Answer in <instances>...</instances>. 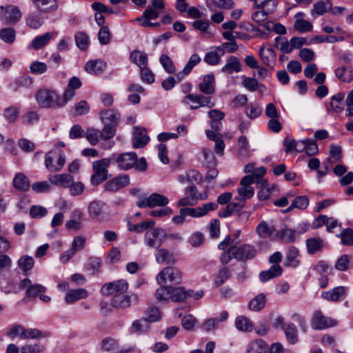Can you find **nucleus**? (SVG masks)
I'll return each instance as SVG.
<instances>
[{
  "label": "nucleus",
  "mask_w": 353,
  "mask_h": 353,
  "mask_svg": "<svg viewBox=\"0 0 353 353\" xmlns=\"http://www.w3.org/2000/svg\"><path fill=\"white\" fill-rule=\"evenodd\" d=\"M130 184V176L127 174L117 176L107 181L104 185V190L108 192H115Z\"/></svg>",
  "instance_id": "obj_14"
},
{
  "label": "nucleus",
  "mask_w": 353,
  "mask_h": 353,
  "mask_svg": "<svg viewBox=\"0 0 353 353\" xmlns=\"http://www.w3.org/2000/svg\"><path fill=\"white\" fill-rule=\"evenodd\" d=\"M88 293L83 288L72 289L69 290L65 297L67 303H72L87 296Z\"/></svg>",
  "instance_id": "obj_37"
},
{
  "label": "nucleus",
  "mask_w": 353,
  "mask_h": 353,
  "mask_svg": "<svg viewBox=\"0 0 353 353\" xmlns=\"http://www.w3.org/2000/svg\"><path fill=\"white\" fill-rule=\"evenodd\" d=\"M344 97L345 94L343 92H338L337 94L332 96L331 101L330 103V108H327V111L330 112L331 110L336 112H341L344 109Z\"/></svg>",
  "instance_id": "obj_29"
},
{
  "label": "nucleus",
  "mask_w": 353,
  "mask_h": 353,
  "mask_svg": "<svg viewBox=\"0 0 353 353\" xmlns=\"http://www.w3.org/2000/svg\"><path fill=\"white\" fill-rule=\"evenodd\" d=\"M73 179V176L69 174H58L48 176V180L52 184L65 188L69 187Z\"/></svg>",
  "instance_id": "obj_18"
},
{
  "label": "nucleus",
  "mask_w": 353,
  "mask_h": 353,
  "mask_svg": "<svg viewBox=\"0 0 353 353\" xmlns=\"http://www.w3.org/2000/svg\"><path fill=\"white\" fill-rule=\"evenodd\" d=\"M215 78L213 74H208L203 77L199 84V91L205 94H212L215 92Z\"/></svg>",
  "instance_id": "obj_17"
},
{
  "label": "nucleus",
  "mask_w": 353,
  "mask_h": 353,
  "mask_svg": "<svg viewBox=\"0 0 353 353\" xmlns=\"http://www.w3.org/2000/svg\"><path fill=\"white\" fill-rule=\"evenodd\" d=\"M136 158L137 154L134 152L114 154L110 157V159H112V162H116L118 168L122 170H128L134 168Z\"/></svg>",
  "instance_id": "obj_12"
},
{
  "label": "nucleus",
  "mask_w": 353,
  "mask_h": 353,
  "mask_svg": "<svg viewBox=\"0 0 353 353\" xmlns=\"http://www.w3.org/2000/svg\"><path fill=\"white\" fill-rule=\"evenodd\" d=\"M57 33L46 32L41 36L36 37L31 43L34 49L38 50L46 46L52 39Z\"/></svg>",
  "instance_id": "obj_36"
},
{
  "label": "nucleus",
  "mask_w": 353,
  "mask_h": 353,
  "mask_svg": "<svg viewBox=\"0 0 353 353\" xmlns=\"http://www.w3.org/2000/svg\"><path fill=\"white\" fill-rule=\"evenodd\" d=\"M338 237L341 239L343 245H353V230L347 228L343 230L340 234H337Z\"/></svg>",
  "instance_id": "obj_62"
},
{
  "label": "nucleus",
  "mask_w": 353,
  "mask_h": 353,
  "mask_svg": "<svg viewBox=\"0 0 353 353\" xmlns=\"http://www.w3.org/2000/svg\"><path fill=\"white\" fill-rule=\"evenodd\" d=\"M232 251L233 252L234 258L238 261H245L251 259L256 255V249L249 244H244L239 247L232 246Z\"/></svg>",
  "instance_id": "obj_15"
},
{
  "label": "nucleus",
  "mask_w": 353,
  "mask_h": 353,
  "mask_svg": "<svg viewBox=\"0 0 353 353\" xmlns=\"http://www.w3.org/2000/svg\"><path fill=\"white\" fill-rule=\"evenodd\" d=\"M105 67L106 63L103 61L96 59L88 61L85 70L90 74H99L105 70Z\"/></svg>",
  "instance_id": "obj_27"
},
{
  "label": "nucleus",
  "mask_w": 353,
  "mask_h": 353,
  "mask_svg": "<svg viewBox=\"0 0 353 353\" xmlns=\"http://www.w3.org/2000/svg\"><path fill=\"white\" fill-rule=\"evenodd\" d=\"M189 101L191 103H196V105H190L191 110H196L201 107L212 108L215 105V103L212 101L211 97H206L201 94H188L184 98L183 103L190 104Z\"/></svg>",
  "instance_id": "obj_13"
},
{
  "label": "nucleus",
  "mask_w": 353,
  "mask_h": 353,
  "mask_svg": "<svg viewBox=\"0 0 353 353\" xmlns=\"http://www.w3.org/2000/svg\"><path fill=\"white\" fill-rule=\"evenodd\" d=\"M159 61L163 66V69L168 74H173L175 72V66L173 61L171 58L167 54H162L159 58Z\"/></svg>",
  "instance_id": "obj_55"
},
{
  "label": "nucleus",
  "mask_w": 353,
  "mask_h": 353,
  "mask_svg": "<svg viewBox=\"0 0 353 353\" xmlns=\"http://www.w3.org/2000/svg\"><path fill=\"white\" fill-rule=\"evenodd\" d=\"M169 203V199L164 195L153 193L148 197L139 196L136 205L140 208H154L157 206H165Z\"/></svg>",
  "instance_id": "obj_9"
},
{
  "label": "nucleus",
  "mask_w": 353,
  "mask_h": 353,
  "mask_svg": "<svg viewBox=\"0 0 353 353\" xmlns=\"http://www.w3.org/2000/svg\"><path fill=\"white\" fill-rule=\"evenodd\" d=\"M167 234L160 228L148 230L144 235V243L150 248L159 249L165 242Z\"/></svg>",
  "instance_id": "obj_8"
},
{
  "label": "nucleus",
  "mask_w": 353,
  "mask_h": 353,
  "mask_svg": "<svg viewBox=\"0 0 353 353\" xmlns=\"http://www.w3.org/2000/svg\"><path fill=\"white\" fill-rule=\"evenodd\" d=\"M8 336L12 339L19 337L21 339H37L43 338L45 335L37 328H26L21 325L12 326L8 332Z\"/></svg>",
  "instance_id": "obj_6"
},
{
  "label": "nucleus",
  "mask_w": 353,
  "mask_h": 353,
  "mask_svg": "<svg viewBox=\"0 0 353 353\" xmlns=\"http://www.w3.org/2000/svg\"><path fill=\"white\" fill-rule=\"evenodd\" d=\"M128 288H101V293L105 296H112V304L115 307H127L132 302L138 300V296L130 294Z\"/></svg>",
  "instance_id": "obj_2"
},
{
  "label": "nucleus",
  "mask_w": 353,
  "mask_h": 353,
  "mask_svg": "<svg viewBox=\"0 0 353 353\" xmlns=\"http://www.w3.org/2000/svg\"><path fill=\"white\" fill-rule=\"evenodd\" d=\"M34 265V259L28 255H23L17 261V265L19 268L26 275L29 274L33 268Z\"/></svg>",
  "instance_id": "obj_35"
},
{
  "label": "nucleus",
  "mask_w": 353,
  "mask_h": 353,
  "mask_svg": "<svg viewBox=\"0 0 353 353\" xmlns=\"http://www.w3.org/2000/svg\"><path fill=\"white\" fill-rule=\"evenodd\" d=\"M155 224V222L152 220L145 221L142 223L137 224H133L130 221L128 222V229L130 232H135L137 233H141L143 230H145L150 228H152Z\"/></svg>",
  "instance_id": "obj_46"
},
{
  "label": "nucleus",
  "mask_w": 353,
  "mask_h": 353,
  "mask_svg": "<svg viewBox=\"0 0 353 353\" xmlns=\"http://www.w3.org/2000/svg\"><path fill=\"white\" fill-rule=\"evenodd\" d=\"M34 7L43 12H52L58 9L57 0H32Z\"/></svg>",
  "instance_id": "obj_20"
},
{
  "label": "nucleus",
  "mask_w": 353,
  "mask_h": 353,
  "mask_svg": "<svg viewBox=\"0 0 353 353\" xmlns=\"http://www.w3.org/2000/svg\"><path fill=\"white\" fill-rule=\"evenodd\" d=\"M268 345L262 339H256L250 342L246 350V353H266Z\"/></svg>",
  "instance_id": "obj_39"
},
{
  "label": "nucleus",
  "mask_w": 353,
  "mask_h": 353,
  "mask_svg": "<svg viewBox=\"0 0 353 353\" xmlns=\"http://www.w3.org/2000/svg\"><path fill=\"white\" fill-rule=\"evenodd\" d=\"M307 252L313 254L321 251L323 248V241L319 237L310 238L306 240Z\"/></svg>",
  "instance_id": "obj_42"
},
{
  "label": "nucleus",
  "mask_w": 353,
  "mask_h": 353,
  "mask_svg": "<svg viewBox=\"0 0 353 353\" xmlns=\"http://www.w3.org/2000/svg\"><path fill=\"white\" fill-rule=\"evenodd\" d=\"M26 25L34 30L38 29L43 24V19L39 12H33L28 14L26 18Z\"/></svg>",
  "instance_id": "obj_30"
},
{
  "label": "nucleus",
  "mask_w": 353,
  "mask_h": 353,
  "mask_svg": "<svg viewBox=\"0 0 353 353\" xmlns=\"http://www.w3.org/2000/svg\"><path fill=\"white\" fill-rule=\"evenodd\" d=\"M65 163V157L62 151L52 150L45 155V167L50 172H59Z\"/></svg>",
  "instance_id": "obj_7"
},
{
  "label": "nucleus",
  "mask_w": 353,
  "mask_h": 353,
  "mask_svg": "<svg viewBox=\"0 0 353 353\" xmlns=\"http://www.w3.org/2000/svg\"><path fill=\"white\" fill-rule=\"evenodd\" d=\"M159 16V11L152 8H148L143 12L141 17H137L135 21H139L141 26H149L152 25L150 20L156 19Z\"/></svg>",
  "instance_id": "obj_24"
},
{
  "label": "nucleus",
  "mask_w": 353,
  "mask_h": 353,
  "mask_svg": "<svg viewBox=\"0 0 353 353\" xmlns=\"http://www.w3.org/2000/svg\"><path fill=\"white\" fill-rule=\"evenodd\" d=\"M181 272L174 267L164 268L157 275V281L160 287H169L168 285L181 283Z\"/></svg>",
  "instance_id": "obj_4"
},
{
  "label": "nucleus",
  "mask_w": 353,
  "mask_h": 353,
  "mask_svg": "<svg viewBox=\"0 0 353 353\" xmlns=\"http://www.w3.org/2000/svg\"><path fill=\"white\" fill-rule=\"evenodd\" d=\"M202 179V175L196 170H190L185 174L178 176V181L181 183H191L194 181L199 182Z\"/></svg>",
  "instance_id": "obj_32"
},
{
  "label": "nucleus",
  "mask_w": 353,
  "mask_h": 353,
  "mask_svg": "<svg viewBox=\"0 0 353 353\" xmlns=\"http://www.w3.org/2000/svg\"><path fill=\"white\" fill-rule=\"evenodd\" d=\"M299 255V250L294 246H290L286 252L285 265L291 268H297L300 264V261L298 259Z\"/></svg>",
  "instance_id": "obj_28"
},
{
  "label": "nucleus",
  "mask_w": 353,
  "mask_h": 353,
  "mask_svg": "<svg viewBox=\"0 0 353 353\" xmlns=\"http://www.w3.org/2000/svg\"><path fill=\"white\" fill-rule=\"evenodd\" d=\"M144 321H145L143 319H137L134 321L131 325L132 332L137 334L146 333L148 331L150 326L147 323H144Z\"/></svg>",
  "instance_id": "obj_52"
},
{
  "label": "nucleus",
  "mask_w": 353,
  "mask_h": 353,
  "mask_svg": "<svg viewBox=\"0 0 353 353\" xmlns=\"http://www.w3.org/2000/svg\"><path fill=\"white\" fill-rule=\"evenodd\" d=\"M322 297L327 301H338L343 300L345 296V288H331L323 292Z\"/></svg>",
  "instance_id": "obj_34"
},
{
  "label": "nucleus",
  "mask_w": 353,
  "mask_h": 353,
  "mask_svg": "<svg viewBox=\"0 0 353 353\" xmlns=\"http://www.w3.org/2000/svg\"><path fill=\"white\" fill-rule=\"evenodd\" d=\"M150 140V137L146 134V130L144 128L135 127L133 133V148H142L145 147Z\"/></svg>",
  "instance_id": "obj_16"
},
{
  "label": "nucleus",
  "mask_w": 353,
  "mask_h": 353,
  "mask_svg": "<svg viewBox=\"0 0 353 353\" xmlns=\"http://www.w3.org/2000/svg\"><path fill=\"white\" fill-rule=\"evenodd\" d=\"M265 296L260 294L250 301L249 308L252 311H259L265 307Z\"/></svg>",
  "instance_id": "obj_50"
},
{
  "label": "nucleus",
  "mask_w": 353,
  "mask_h": 353,
  "mask_svg": "<svg viewBox=\"0 0 353 353\" xmlns=\"http://www.w3.org/2000/svg\"><path fill=\"white\" fill-rule=\"evenodd\" d=\"M335 74L341 81L350 83L353 81V67L350 65L339 67L335 70Z\"/></svg>",
  "instance_id": "obj_33"
},
{
  "label": "nucleus",
  "mask_w": 353,
  "mask_h": 353,
  "mask_svg": "<svg viewBox=\"0 0 353 353\" xmlns=\"http://www.w3.org/2000/svg\"><path fill=\"white\" fill-rule=\"evenodd\" d=\"M309 205V198L307 196H299L295 197L291 204V208L305 210Z\"/></svg>",
  "instance_id": "obj_61"
},
{
  "label": "nucleus",
  "mask_w": 353,
  "mask_h": 353,
  "mask_svg": "<svg viewBox=\"0 0 353 353\" xmlns=\"http://www.w3.org/2000/svg\"><path fill=\"white\" fill-rule=\"evenodd\" d=\"M156 261L162 264L166 263L168 264H174L176 262L174 254L165 248H159L155 253Z\"/></svg>",
  "instance_id": "obj_21"
},
{
  "label": "nucleus",
  "mask_w": 353,
  "mask_h": 353,
  "mask_svg": "<svg viewBox=\"0 0 353 353\" xmlns=\"http://www.w3.org/2000/svg\"><path fill=\"white\" fill-rule=\"evenodd\" d=\"M0 39L6 43H13L16 39V31L13 28H4L0 30Z\"/></svg>",
  "instance_id": "obj_49"
},
{
  "label": "nucleus",
  "mask_w": 353,
  "mask_h": 353,
  "mask_svg": "<svg viewBox=\"0 0 353 353\" xmlns=\"http://www.w3.org/2000/svg\"><path fill=\"white\" fill-rule=\"evenodd\" d=\"M283 268L279 264L272 265L269 270L263 271L259 274V279L262 282H266L282 274Z\"/></svg>",
  "instance_id": "obj_22"
},
{
  "label": "nucleus",
  "mask_w": 353,
  "mask_h": 353,
  "mask_svg": "<svg viewBox=\"0 0 353 353\" xmlns=\"http://www.w3.org/2000/svg\"><path fill=\"white\" fill-rule=\"evenodd\" d=\"M1 12L0 19L6 24L14 25L18 23L21 17V10L15 6L10 5L8 6H0Z\"/></svg>",
  "instance_id": "obj_11"
},
{
  "label": "nucleus",
  "mask_w": 353,
  "mask_h": 353,
  "mask_svg": "<svg viewBox=\"0 0 353 353\" xmlns=\"http://www.w3.org/2000/svg\"><path fill=\"white\" fill-rule=\"evenodd\" d=\"M266 169L263 166L254 168L251 175L254 176V179L256 181L257 185H268V180L263 178Z\"/></svg>",
  "instance_id": "obj_60"
},
{
  "label": "nucleus",
  "mask_w": 353,
  "mask_h": 353,
  "mask_svg": "<svg viewBox=\"0 0 353 353\" xmlns=\"http://www.w3.org/2000/svg\"><path fill=\"white\" fill-rule=\"evenodd\" d=\"M235 327L241 332H250L252 330V321L245 316H238L235 319Z\"/></svg>",
  "instance_id": "obj_44"
},
{
  "label": "nucleus",
  "mask_w": 353,
  "mask_h": 353,
  "mask_svg": "<svg viewBox=\"0 0 353 353\" xmlns=\"http://www.w3.org/2000/svg\"><path fill=\"white\" fill-rule=\"evenodd\" d=\"M294 28L301 33L310 32L312 30V24L311 22L302 19H296L294 24Z\"/></svg>",
  "instance_id": "obj_58"
},
{
  "label": "nucleus",
  "mask_w": 353,
  "mask_h": 353,
  "mask_svg": "<svg viewBox=\"0 0 353 353\" xmlns=\"http://www.w3.org/2000/svg\"><path fill=\"white\" fill-rule=\"evenodd\" d=\"M74 38L76 45L81 50H87L90 43L89 37L87 34L83 32H77Z\"/></svg>",
  "instance_id": "obj_51"
},
{
  "label": "nucleus",
  "mask_w": 353,
  "mask_h": 353,
  "mask_svg": "<svg viewBox=\"0 0 353 353\" xmlns=\"http://www.w3.org/2000/svg\"><path fill=\"white\" fill-rule=\"evenodd\" d=\"M310 324L313 330H321L337 325V321L316 310L313 313Z\"/></svg>",
  "instance_id": "obj_10"
},
{
  "label": "nucleus",
  "mask_w": 353,
  "mask_h": 353,
  "mask_svg": "<svg viewBox=\"0 0 353 353\" xmlns=\"http://www.w3.org/2000/svg\"><path fill=\"white\" fill-rule=\"evenodd\" d=\"M104 206V203L99 201H92L88 206V212L90 216L97 218L98 217L102 212L103 207Z\"/></svg>",
  "instance_id": "obj_56"
},
{
  "label": "nucleus",
  "mask_w": 353,
  "mask_h": 353,
  "mask_svg": "<svg viewBox=\"0 0 353 353\" xmlns=\"http://www.w3.org/2000/svg\"><path fill=\"white\" fill-rule=\"evenodd\" d=\"M131 61L136 64L140 69L148 66V54L139 50H133L130 55Z\"/></svg>",
  "instance_id": "obj_31"
},
{
  "label": "nucleus",
  "mask_w": 353,
  "mask_h": 353,
  "mask_svg": "<svg viewBox=\"0 0 353 353\" xmlns=\"http://www.w3.org/2000/svg\"><path fill=\"white\" fill-rule=\"evenodd\" d=\"M295 230L285 228L278 232V235L285 243H291L296 241L297 234Z\"/></svg>",
  "instance_id": "obj_48"
},
{
  "label": "nucleus",
  "mask_w": 353,
  "mask_h": 353,
  "mask_svg": "<svg viewBox=\"0 0 353 353\" xmlns=\"http://www.w3.org/2000/svg\"><path fill=\"white\" fill-rule=\"evenodd\" d=\"M243 207H244L243 201H239L238 203H231L226 206V208L221 212L220 216H223V217L230 216V215H232V214H233L236 211L241 210Z\"/></svg>",
  "instance_id": "obj_59"
},
{
  "label": "nucleus",
  "mask_w": 353,
  "mask_h": 353,
  "mask_svg": "<svg viewBox=\"0 0 353 353\" xmlns=\"http://www.w3.org/2000/svg\"><path fill=\"white\" fill-rule=\"evenodd\" d=\"M288 342L294 345L298 341V331L296 325L292 323L286 324V327L283 329Z\"/></svg>",
  "instance_id": "obj_43"
},
{
  "label": "nucleus",
  "mask_w": 353,
  "mask_h": 353,
  "mask_svg": "<svg viewBox=\"0 0 353 353\" xmlns=\"http://www.w3.org/2000/svg\"><path fill=\"white\" fill-rule=\"evenodd\" d=\"M101 349L109 353H114L119 348V343L114 339L107 337L101 341Z\"/></svg>",
  "instance_id": "obj_47"
},
{
  "label": "nucleus",
  "mask_w": 353,
  "mask_h": 353,
  "mask_svg": "<svg viewBox=\"0 0 353 353\" xmlns=\"http://www.w3.org/2000/svg\"><path fill=\"white\" fill-rule=\"evenodd\" d=\"M259 54L262 62L267 66L273 68L276 60V54L274 50L261 47Z\"/></svg>",
  "instance_id": "obj_23"
},
{
  "label": "nucleus",
  "mask_w": 353,
  "mask_h": 353,
  "mask_svg": "<svg viewBox=\"0 0 353 353\" xmlns=\"http://www.w3.org/2000/svg\"><path fill=\"white\" fill-rule=\"evenodd\" d=\"M331 8V3L330 1H318L313 6V9L311 10V15L313 17L320 16L324 14L329 11Z\"/></svg>",
  "instance_id": "obj_45"
},
{
  "label": "nucleus",
  "mask_w": 353,
  "mask_h": 353,
  "mask_svg": "<svg viewBox=\"0 0 353 353\" xmlns=\"http://www.w3.org/2000/svg\"><path fill=\"white\" fill-rule=\"evenodd\" d=\"M45 349L41 343L27 344L21 347L20 353H40Z\"/></svg>",
  "instance_id": "obj_64"
},
{
  "label": "nucleus",
  "mask_w": 353,
  "mask_h": 353,
  "mask_svg": "<svg viewBox=\"0 0 353 353\" xmlns=\"http://www.w3.org/2000/svg\"><path fill=\"white\" fill-rule=\"evenodd\" d=\"M162 318V313L156 306H149L143 313V320L147 323H155Z\"/></svg>",
  "instance_id": "obj_26"
},
{
  "label": "nucleus",
  "mask_w": 353,
  "mask_h": 353,
  "mask_svg": "<svg viewBox=\"0 0 353 353\" xmlns=\"http://www.w3.org/2000/svg\"><path fill=\"white\" fill-rule=\"evenodd\" d=\"M35 99L40 107L55 108L59 107V94L52 90L40 89L35 94Z\"/></svg>",
  "instance_id": "obj_5"
},
{
  "label": "nucleus",
  "mask_w": 353,
  "mask_h": 353,
  "mask_svg": "<svg viewBox=\"0 0 353 353\" xmlns=\"http://www.w3.org/2000/svg\"><path fill=\"white\" fill-rule=\"evenodd\" d=\"M99 116L103 123H108L109 125H118L119 123V117L113 110H102Z\"/></svg>",
  "instance_id": "obj_40"
},
{
  "label": "nucleus",
  "mask_w": 353,
  "mask_h": 353,
  "mask_svg": "<svg viewBox=\"0 0 353 353\" xmlns=\"http://www.w3.org/2000/svg\"><path fill=\"white\" fill-rule=\"evenodd\" d=\"M112 163V159L103 158L92 163L94 174L91 176L90 183L97 186L105 181L111 175L108 173V167Z\"/></svg>",
  "instance_id": "obj_3"
},
{
  "label": "nucleus",
  "mask_w": 353,
  "mask_h": 353,
  "mask_svg": "<svg viewBox=\"0 0 353 353\" xmlns=\"http://www.w3.org/2000/svg\"><path fill=\"white\" fill-rule=\"evenodd\" d=\"M12 186L18 191L27 192L30 188V182L23 173L18 172L13 178Z\"/></svg>",
  "instance_id": "obj_19"
},
{
  "label": "nucleus",
  "mask_w": 353,
  "mask_h": 353,
  "mask_svg": "<svg viewBox=\"0 0 353 353\" xmlns=\"http://www.w3.org/2000/svg\"><path fill=\"white\" fill-rule=\"evenodd\" d=\"M104 128L100 131V137L103 140H108L112 138L116 134V130L118 125L103 123Z\"/></svg>",
  "instance_id": "obj_57"
},
{
  "label": "nucleus",
  "mask_w": 353,
  "mask_h": 353,
  "mask_svg": "<svg viewBox=\"0 0 353 353\" xmlns=\"http://www.w3.org/2000/svg\"><path fill=\"white\" fill-rule=\"evenodd\" d=\"M203 295V290L194 292L192 290H185V288H157L156 292V297L159 301L170 300L172 302L183 301L189 297L199 300Z\"/></svg>",
  "instance_id": "obj_1"
},
{
  "label": "nucleus",
  "mask_w": 353,
  "mask_h": 353,
  "mask_svg": "<svg viewBox=\"0 0 353 353\" xmlns=\"http://www.w3.org/2000/svg\"><path fill=\"white\" fill-rule=\"evenodd\" d=\"M102 260L101 258L92 256L89 259L88 263L85 265V269L87 271L91 272V274H94L101 267Z\"/></svg>",
  "instance_id": "obj_53"
},
{
  "label": "nucleus",
  "mask_w": 353,
  "mask_h": 353,
  "mask_svg": "<svg viewBox=\"0 0 353 353\" xmlns=\"http://www.w3.org/2000/svg\"><path fill=\"white\" fill-rule=\"evenodd\" d=\"M206 3L211 11H215L217 8L230 9L234 5L232 0H207Z\"/></svg>",
  "instance_id": "obj_38"
},
{
  "label": "nucleus",
  "mask_w": 353,
  "mask_h": 353,
  "mask_svg": "<svg viewBox=\"0 0 353 353\" xmlns=\"http://www.w3.org/2000/svg\"><path fill=\"white\" fill-rule=\"evenodd\" d=\"M241 64L236 57L230 56L226 64L221 69V71L226 74H232L233 72H239L241 71Z\"/></svg>",
  "instance_id": "obj_25"
},
{
  "label": "nucleus",
  "mask_w": 353,
  "mask_h": 353,
  "mask_svg": "<svg viewBox=\"0 0 353 353\" xmlns=\"http://www.w3.org/2000/svg\"><path fill=\"white\" fill-rule=\"evenodd\" d=\"M275 232V228L273 225H269L268 223L262 221L256 228V234L263 239H268Z\"/></svg>",
  "instance_id": "obj_41"
},
{
  "label": "nucleus",
  "mask_w": 353,
  "mask_h": 353,
  "mask_svg": "<svg viewBox=\"0 0 353 353\" xmlns=\"http://www.w3.org/2000/svg\"><path fill=\"white\" fill-rule=\"evenodd\" d=\"M352 263V257L347 254L342 255L336 262L335 268L339 271L347 270Z\"/></svg>",
  "instance_id": "obj_54"
},
{
  "label": "nucleus",
  "mask_w": 353,
  "mask_h": 353,
  "mask_svg": "<svg viewBox=\"0 0 353 353\" xmlns=\"http://www.w3.org/2000/svg\"><path fill=\"white\" fill-rule=\"evenodd\" d=\"M19 109L15 106H10L4 110L3 116L10 122H14L19 118Z\"/></svg>",
  "instance_id": "obj_63"
}]
</instances>
